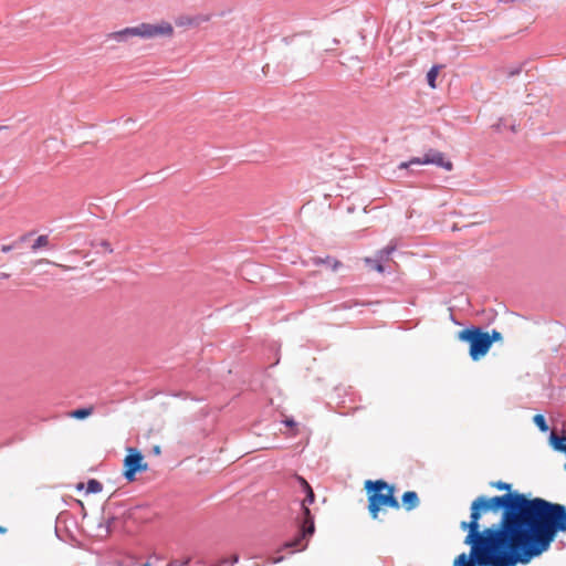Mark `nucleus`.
I'll return each instance as SVG.
<instances>
[{
    "label": "nucleus",
    "instance_id": "nucleus-19",
    "mask_svg": "<svg viewBox=\"0 0 566 566\" xmlns=\"http://www.w3.org/2000/svg\"><path fill=\"white\" fill-rule=\"evenodd\" d=\"M366 263L380 273L385 271V268L379 260L366 259Z\"/></svg>",
    "mask_w": 566,
    "mask_h": 566
},
{
    "label": "nucleus",
    "instance_id": "nucleus-3",
    "mask_svg": "<svg viewBox=\"0 0 566 566\" xmlns=\"http://www.w3.org/2000/svg\"><path fill=\"white\" fill-rule=\"evenodd\" d=\"M295 480L302 492L305 493V499L301 502V514L296 517L297 533L292 539L284 543L283 549L301 552L307 547L308 538L315 533L314 516L308 507L315 501V493L303 476L296 474Z\"/></svg>",
    "mask_w": 566,
    "mask_h": 566
},
{
    "label": "nucleus",
    "instance_id": "nucleus-40",
    "mask_svg": "<svg viewBox=\"0 0 566 566\" xmlns=\"http://www.w3.org/2000/svg\"><path fill=\"white\" fill-rule=\"evenodd\" d=\"M562 531H559L558 533H560Z\"/></svg>",
    "mask_w": 566,
    "mask_h": 566
},
{
    "label": "nucleus",
    "instance_id": "nucleus-6",
    "mask_svg": "<svg viewBox=\"0 0 566 566\" xmlns=\"http://www.w3.org/2000/svg\"><path fill=\"white\" fill-rule=\"evenodd\" d=\"M459 339L470 345V357L478 360L485 356L491 348L490 334L483 332L481 327L471 326L459 332Z\"/></svg>",
    "mask_w": 566,
    "mask_h": 566
},
{
    "label": "nucleus",
    "instance_id": "nucleus-15",
    "mask_svg": "<svg viewBox=\"0 0 566 566\" xmlns=\"http://www.w3.org/2000/svg\"><path fill=\"white\" fill-rule=\"evenodd\" d=\"M103 490V484L95 480V479H91L88 480L87 482V493H98Z\"/></svg>",
    "mask_w": 566,
    "mask_h": 566
},
{
    "label": "nucleus",
    "instance_id": "nucleus-7",
    "mask_svg": "<svg viewBox=\"0 0 566 566\" xmlns=\"http://www.w3.org/2000/svg\"><path fill=\"white\" fill-rule=\"evenodd\" d=\"M124 478L128 482L135 481L137 472L147 470L143 453L135 448H129L128 454L124 459Z\"/></svg>",
    "mask_w": 566,
    "mask_h": 566
},
{
    "label": "nucleus",
    "instance_id": "nucleus-32",
    "mask_svg": "<svg viewBox=\"0 0 566 566\" xmlns=\"http://www.w3.org/2000/svg\"><path fill=\"white\" fill-rule=\"evenodd\" d=\"M496 129H500L501 127H503V124H502V119L500 120L499 124L495 125Z\"/></svg>",
    "mask_w": 566,
    "mask_h": 566
},
{
    "label": "nucleus",
    "instance_id": "nucleus-9",
    "mask_svg": "<svg viewBox=\"0 0 566 566\" xmlns=\"http://www.w3.org/2000/svg\"><path fill=\"white\" fill-rule=\"evenodd\" d=\"M312 263L316 266L326 265L331 268L333 271H337L342 266L340 261L329 255L325 258L314 256L312 258Z\"/></svg>",
    "mask_w": 566,
    "mask_h": 566
},
{
    "label": "nucleus",
    "instance_id": "nucleus-13",
    "mask_svg": "<svg viewBox=\"0 0 566 566\" xmlns=\"http://www.w3.org/2000/svg\"><path fill=\"white\" fill-rule=\"evenodd\" d=\"M439 69H440V66L434 65L427 73V82H428L429 86L432 88L436 87V78L438 76Z\"/></svg>",
    "mask_w": 566,
    "mask_h": 566
},
{
    "label": "nucleus",
    "instance_id": "nucleus-23",
    "mask_svg": "<svg viewBox=\"0 0 566 566\" xmlns=\"http://www.w3.org/2000/svg\"><path fill=\"white\" fill-rule=\"evenodd\" d=\"M17 247V242L12 243V244H4L1 247V251L7 253V252H10L11 250H13L14 248Z\"/></svg>",
    "mask_w": 566,
    "mask_h": 566
},
{
    "label": "nucleus",
    "instance_id": "nucleus-35",
    "mask_svg": "<svg viewBox=\"0 0 566 566\" xmlns=\"http://www.w3.org/2000/svg\"><path fill=\"white\" fill-rule=\"evenodd\" d=\"M6 531H7V530H6L4 527L0 526V534L6 533Z\"/></svg>",
    "mask_w": 566,
    "mask_h": 566
},
{
    "label": "nucleus",
    "instance_id": "nucleus-36",
    "mask_svg": "<svg viewBox=\"0 0 566 566\" xmlns=\"http://www.w3.org/2000/svg\"><path fill=\"white\" fill-rule=\"evenodd\" d=\"M154 451H155V453H159L160 452L159 447H155Z\"/></svg>",
    "mask_w": 566,
    "mask_h": 566
},
{
    "label": "nucleus",
    "instance_id": "nucleus-25",
    "mask_svg": "<svg viewBox=\"0 0 566 566\" xmlns=\"http://www.w3.org/2000/svg\"><path fill=\"white\" fill-rule=\"evenodd\" d=\"M281 560H283V556H276L271 558L272 564L280 563Z\"/></svg>",
    "mask_w": 566,
    "mask_h": 566
},
{
    "label": "nucleus",
    "instance_id": "nucleus-17",
    "mask_svg": "<svg viewBox=\"0 0 566 566\" xmlns=\"http://www.w3.org/2000/svg\"><path fill=\"white\" fill-rule=\"evenodd\" d=\"M491 486H493V488H495V489H497L500 491H506L507 493L513 492L511 490L512 485L510 483H506V482H503V481L492 482Z\"/></svg>",
    "mask_w": 566,
    "mask_h": 566
},
{
    "label": "nucleus",
    "instance_id": "nucleus-38",
    "mask_svg": "<svg viewBox=\"0 0 566 566\" xmlns=\"http://www.w3.org/2000/svg\"><path fill=\"white\" fill-rule=\"evenodd\" d=\"M82 488H83V483H80V484L77 485V489H78V490H81Z\"/></svg>",
    "mask_w": 566,
    "mask_h": 566
},
{
    "label": "nucleus",
    "instance_id": "nucleus-26",
    "mask_svg": "<svg viewBox=\"0 0 566 566\" xmlns=\"http://www.w3.org/2000/svg\"><path fill=\"white\" fill-rule=\"evenodd\" d=\"M102 245H103L106 250H108L109 252H112V251H113V250L111 249V244H109L107 241H103V242H102Z\"/></svg>",
    "mask_w": 566,
    "mask_h": 566
},
{
    "label": "nucleus",
    "instance_id": "nucleus-34",
    "mask_svg": "<svg viewBox=\"0 0 566 566\" xmlns=\"http://www.w3.org/2000/svg\"><path fill=\"white\" fill-rule=\"evenodd\" d=\"M184 22L188 23V24H191L192 23V20L187 18V19H184Z\"/></svg>",
    "mask_w": 566,
    "mask_h": 566
},
{
    "label": "nucleus",
    "instance_id": "nucleus-33",
    "mask_svg": "<svg viewBox=\"0 0 566 566\" xmlns=\"http://www.w3.org/2000/svg\"><path fill=\"white\" fill-rule=\"evenodd\" d=\"M496 129H500L501 127H503V124H502V119L500 120L499 124L495 125Z\"/></svg>",
    "mask_w": 566,
    "mask_h": 566
},
{
    "label": "nucleus",
    "instance_id": "nucleus-37",
    "mask_svg": "<svg viewBox=\"0 0 566 566\" xmlns=\"http://www.w3.org/2000/svg\"><path fill=\"white\" fill-rule=\"evenodd\" d=\"M27 239V235H23L20 238V241H24Z\"/></svg>",
    "mask_w": 566,
    "mask_h": 566
},
{
    "label": "nucleus",
    "instance_id": "nucleus-12",
    "mask_svg": "<svg viewBox=\"0 0 566 566\" xmlns=\"http://www.w3.org/2000/svg\"><path fill=\"white\" fill-rule=\"evenodd\" d=\"M397 249V242L390 241L388 245L379 251V259L387 260L390 254Z\"/></svg>",
    "mask_w": 566,
    "mask_h": 566
},
{
    "label": "nucleus",
    "instance_id": "nucleus-18",
    "mask_svg": "<svg viewBox=\"0 0 566 566\" xmlns=\"http://www.w3.org/2000/svg\"><path fill=\"white\" fill-rule=\"evenodd\" d=\"M238 560H239V556L232 555L230 558H222L218 564H216L213 566H232L235 563H238Z\"/></svg>",
    "mask_w": 566,
    "mask_h": 566
},
{
    "label": "nucleus",
    "instance_id": "nucleus-22",
    "mask_svg": "<svg viewBox=\"0 0 566 566\" xmlns=\"http://www.w3.org/2000/svg\"><path fill=\"white\" fill-rule=\"evenodd\" d=\"M359 303L357 301H347L340 305L342 308H352L357 306Z\"/></svg>",
    "mask_w": 566,
    "mask_h": 566
},
{
    "label": "nucleus",
    "instance_id": "nucleus-31",
    "mask_svg": "<svg viewBox=\"0 0 566 566\" xmlns=\"http://www.w3.org/2000/svg\"><path fill=\"white\" fill-rule=\"evenodd\" d=\"M176 23H177L178 25H184V24H186V22H184V20H182V19L178 20Z\"/></svg>",
    "mask_w": 566,
    "mask_h": 566
},
{
    "label": "nucleus",
    "instance_id": "nucleus-10",
    "mask_svg": "<svg viewBox=\"0 0 566 566\" xmlns=\"http://www.w3.org/2000/svg\"><path fill=\"white\" fill-rule=\"evenodd\" d=\"M401 500H402V504L407 511H411L419 505V497H418L417 492H415V491L405 492L402 494Z\"/></svg>",
    "mask_w": 566,
    "mask_h": 566
},
{
    "label": "nucleus",
    "instance_id": "nucleus-11",
    "mask_svg": "<svg viewBox=\"0 0 566 566\" xmlns=\"http://www.w3.org/2000/svg\"><path fill=\"white\" fill-rule=\"evenodd\" d=\"M93 413V407H88V408H78V409H75L71 412V417L75 418V419H85L87 418L88 416H91Z\"/></svg>",
    "mask_w": 566,
    "mask_h": 566
},
{
    "label": "nucleus",
    "instance_id": "nucleus-30",
    "mask_svg": "<svg viewBox=\"0 0 566 566\" xmlns=\"http://www.w3.org/2000/svg\"><path fill=\"white\" fill-rule=\"evenodd\" d=\"M178 560H171L167 566H177Z\"/></svg>",
    "mask_w": 566,
    "mask_h": 566
},
{
    "label": "nucleus",
    "instance_id": "nucleus-16",
    "mask_svg": "<svg viewBox=\"0 0 566 566\" xmlns=\"http://www.w3.org/2000/svg\"><path fill=\"white\" fill-rule=\"evenodd\" d=\"M49 245V238L48 235L45 234H42L40 237H38V239L34 241V243L32 244V251H36L43 247H48Z\"/></svg>",
    "mask_w": 566,
    "mask_h": 566
},
{
    "label": "nucleus",
    "instance_id": "nucleus-39",
    "mask_svg": "<svg viewBox=\"0 0 566 566\" xmlns=\"http://www.w3.org/2000/svg\"><path fill=\"white\" fill-rule=\"evenodd\" d=\"M4 128H6V126H0V130H2V129H4Z\"/></svg>",
    "mask_w": 566,
    "mask_h": 566
},
{
    "label": "nucleus",
    "instance_id": "nucleus-5",
    "mask_svg": "<svg viewBox=\"0 0 566 566\" xmlns=\"http://www.w3.org/2000/svg\"><path fill=\"white\" fill-rule=\"evenodd\" d=\"M172 33V25L169 22L161 21L158 24L140 23L136 27L125 28L123 30L109 33L107 38L117 42H126L133 36L153 39L157 36H171Z\"/></svg>",
    "mask_w": 566,
    "mask_h": 566
},
{
    "label": "nucleus",
    "instance_id": "nucleus-14",
    "mask_svg": "<svg viewBox=\"0 0 566 566\" xmlns=\"http://www.w3.org/2000/svg\"><path fill=\"white\" fill-rule=\"evenodd\" d=\"M534 423L537 426V428L542 431V432H546L548 430V424L546 422V419L543 415H535L534 418Z\"/></svg>",
    "mask_w": 566,
    "mask_h": 566
},
{
    "label": "nucleus",
    "instance_id": "nucleus-28",
    "mask_svg": "<svg viewBox=\"0 0 566 566\" xmlns=\"http://www.w3.org/2000/svg\"><path fill=\"white\" fill-rule=\"evenodd\" d=\"M286 424H287V426H290V427H292V426H295V422H294V420H287V421H286Z\"/></svg>",
    "mask_w": 566,
    "mask_h": 566
},
{
    "label": "nucleus",
    "instance_id": "nucleus-20",
    "mask_svg": "<svg viewBox=\"0 0 566 566\" xmlns=\"http://www.w3.org/2000/svg\"><path fill=\"white\" fill-rule=\"evenodd\" d=\"M523 63L517 65V66H514V67H509L507 69V76L509 77H512V76H515V75H518L521 72H522V69H523Z\"/></svg>",
    "mask_w": 566,
    "mask_h": 566
},
{
    "label": "nucleus",
    "instance_id": "nucleus-24",
    "mask_svg": "<svg viewBox=\"0 0 566 566\" xmlns=\"http://www.w3.org/2000/svg\"><path fill=\"white\" fill-rule=\"evenodd\" d=\"M190 562H191V558L187 557L186 559H184L181 562L178 560L177 566H189Z\"/></svg>",
    "mask_w": 566,
    "mask_h": 566
},
{
    "label": "nucleus",
    "instance_id": "nucleus-27",
    "mask_svg": "<svg viewBox=\"0 0 566 566\" xmlns=\"http://www.w3.org/2000/svg\"><path fill=\"white\" fill-rule=\"evenodd\" d=\"M10 275L8 273H0V280L8 279Z\"/></svg>",
    "mask_w": 566,
    "mask_h": 566
},
{
    "label": "nucleus",
    "instance_id": "nucleus-4",
    "mask_svg": "<svg viewBox=\"0 0 566 566\" xmlns=\"http://www.w3.org/2000/svg\"><path fill=\"white\" fill-rule=\"evenodd\" d=\"M365 490L368 495V511L374 520L378 518V514L382 506L399 509L400 504L395 497L394 485L388 484L384 480H367Z\"/></svg>",
    "mask_w": 566,
    "mask_h": 566
},
{
    "label": "nucleus",
    "instance_id": "nucleus-2",
    "mask_svg": "<svg viewBox=\"0 0 566 566\" xmlns=\"http://www.w3.org/2000/svg\"><path fill=\"white\" fill-rule=\"evenodd\" d=\"M470 521H462L460 527L468 531L464 544L469 545L470 554H460L453 566H516L522 564L521 557L516 556L515 549L503 536L502 538L490 539L481 530L480 520L485 513L484 509L475 499L470 506Z\"/></svg>",
    "mask_w": 566,
    "mask_h": 566
},
{
    "label": "nucleus",
    "instance_id": "nucleus-29",
    "mask_svg": "<svg viewBox=\"0 0 566 566\" xmlns=\"http://www.w3.org/2000/svg\"><path fill=\"white\" fill-rule=\"evenodd\" d=\"M178 560H171L167 566H177Z\"/></svg>",
    "mask_w": 566,
    "mask_h": 566
},
{
    "label": "nucleus",
    "instance_id": "nucleus-21",
    "mask_svg": "<svg viewBox=\"0 0 566 566\" xmlns=\"http://www.w3.org/2000/svg\"><path fill=\"white\" fill-rule=\"evenodd\" d=\"M501 339H502V334H501L499 331L493 329V331H492V334L490 335L491 344H492L493 342H497V340H501Z\"/></svg>",
    "mask_w": 566,
    "mask_h": 566
},
{
    "label": "nucleus",
    "instance_id": "nucleus-8",
    "mask_svg": "<svg viewBox=\"0 0 566 566\" xmlns=\"http://www.w3.org/2000/svg\"><path fill=\"white\" fill-rule=\"evenodd\" d=\"M436 165L444 168L448 171L453 169V164L450 160L444 158V155L441 151L430 149L424 154L422 158L413 157L408 163L400 164V168H408L410 165Z\"/></svg>",
    "mask_w": 566,
    "mask_h": 566
},
{
    "label": "nucleus",
    "instance_id": "nucleus-1",
    "mask_svg": "<svg viewBox=\"0 0 566 566\" xmlns=\"http://www.w3.org/2000/svg\"><path fill=\"white\" fill-rule=\"evenodd\" d=\"M486 512L502 511L497 523L484 528L488 538H505L522 565L549 549L559 531H566V506L542 497L528 499L518 491L476 497Z\"/></svg>",
    "mask_w": 566,
    "mask_h": 566
}]
</instances>
